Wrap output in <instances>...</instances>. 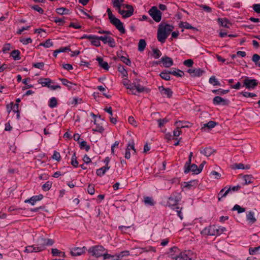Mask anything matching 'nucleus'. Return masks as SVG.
<instances>
[{"mask_svg": "<svg viewBox=\"0 0 260 260\" xmlns=\"http://www.w3.org/2000/svg\"><path fill=\"white\" fill-rule=\"evenodd\" d=\"M171 252H174L177 254H171L170 257L174 260H189V251H185L183 252H180V250L176 246L170 248Z\"/></svg>", "mask_w": 260, "mask_h": 260, "instance_id": "obj_1", "label": "nucleus"}, {"mask_svg": "<svg viewBox=\"0 0 260 260\" xmlns=\"http://www.w3.org/2000/svg\"><path fill=\"white\" fill-rule=\"evenodd\" d=\"M105 249L103 246L96 245L90 247L88 250V253L93 256L99 257L103 256L105 253H103Z\"/></svg>", "mask_w": 260, "mask_h": 260, "instance_id": "obj_2", "label": "nucleus"}, {"mask_svg": "<svg viewBox=\"0 0 260 260\" xmlns=\"http://www.w3.org/2000/svg\"><path fill=\"white\" fill-rule=\"evenodd\" d=\"M149 15L156 22L160 21L162 17V13L158 10L156 7H152L148 11Z\"/></svg>", "mask_w": 260, "mask_h": 260, "instance_id": "obj_3", "label": "nucleus"}, {"mask_svg": "<svg viewBox=\"0 0 260 260\" xmlns=\"http://www.w3.org/2000/svg\"><path fill=\"white\" fill-rule=\"evenodd\" d=\"M109 20L110 23L114 25L121 34H124L125 32V30L123 27V23L119 19L114 16L111 18V19H109Z\"/></svg>", "mask_w": 260, "mask_h": 260, "instance_id": "obj_4", "label": "nucleus"}, {"mask_svg": "<svg viewBox=\"0 0 260 260\" xmlns=\"http://www.w3.org/2000/svg\"><path fill=\"white\" fill-rule=\"evenodd\" d=\"M257 85L258 82L254 79H250L247 77L243 80V86L248 89H254Z\"/></svg>", "mask_w": 260, "mask_h": 260, "instance_id": "obj_5", "label": "nucleus"}, {"mask_svg": "<svg viewBox=\"0 0 260 260\" xmlns=\"http://www.w3.org/2000/svg\"><path fill=\"white\" fill-rule=\"evenodd\" d=\"M86 249L85 246L83 247H74L70 248V253L73 256H80L84 253Z\"/></svg>", "mask_w": 260, "mask_h": 260, "instance_id": "obj_6", "label": "nucleus"}, {"mask_svg": "<svg viewBox=\"0 0 260 260\" xmlns=\"http://www.w3.org/2000/svg\"><path fill=\"white\" fill-rule=\"evenodd\" d=\"M104 44H108V45L111 47H114L115 46V42L113 38L108 36H99V38Z\"/></svg>", "mask_w": 260, "mask_h": 260, "instance_id": "obj_7", "label": "nucleus"}, {"mask_svg": "<svg viewBox=\"0 0 260 260\" xmlns=\"http://www.w3.org/2000/svg\"><path fill=\"white\" fill-rule=\"evenodd\" d=\"M230 103L228 100L224 99L219 96H216L213 99V104L214 105L226 106Z\"/></svg>", "mask_w": 260, "mask_h": 260, "instance_id": "obj_8", "label": "nucleus"}, {"mask_svg": "<svg viewBox=\"0 0 260 260\" xmlns=\"http://www.w3.org/2000/svg\"><path fill=\"white\" fill-rule=\"evenodd\" d=\"M180 200V197L176 194H172L169 198L167 205L170 207H173L177 205Z\"/></svg>", "mask_w": 260, "mask_h": 260, "instance_id": "obj_9", "label": "nucleus"}, {"mask_svg": "<svg viewBox=\"0 0 260 260\" xmlns=\"http://www.w3.org/2000/svg\"><path fill=\"white\" fill-rule=\"evenodd\" d=\"M160 61L162 63L163 66L166 68H169L173 64V61L172 59L167 56L162 57L160 59V61H157L156 64H158Z\"/></svg>", "mask_w": 260, "mask_h": 260, "instance_id": "obj_10", "label": "nucleus"}, {"mask_svg": "<svg viewBox=\"0 0 260 260\" xmlns=\"http://www.w3.org/2000/svg\"><path fill=\"white\" fill-rule=\"evenodd\" d=\"M168 36L169 35L166 33V32H165L161 29V28H159L158 27L157 33V38L159 42L161 43H165Z\"/></svg>", "mask_w": 260, "mask_h": 260, "instance_id": "obj_11", "label": "nucleus"}, {"mask_svg": "<svg viewBox=\"0 0 260 260\" xmlns=\"http://www.w3.org/2000/svg\"><path fill=\"white\" fill-rule=\"evenodd\" d=\"M158 90L164 96L171 98L173 94V91L169 88H165L163 86L158 87Z\"/></svg>", "mask_w": 260, "mask_h": 260, "instance_id": "obj_12", "label": "nucleus"}, {"mask_svg": "<svg viewBox=\"0 0 260 260\" xmlns=\"http://www.w3.org/2000/svg\"><path fill=\"white\" fill-rule=\"evenodd\" d=\"M187 72L193 77H199L201 76L205 71L200 68H198L195 69H189L187 70Z\"/></svg>", "mask_w": 260, "mask_h": 260, "instance_id": "obj_13", "label": "nucleus"}, {"mask_svg": "<svg viewBox=\"0 0 260 260\" xmlns=\"http://www.w3.org/2000/svg\"><path fill=\"white\" fill-rule=\"evenodd\" d=\"M200 151L201 154L209 157L214 153L215 150L211 147H205L201 148Z\"/></svg>", "mask_w": 260, "mask_h": 260, "instance_id": "obj_14", "label": "nucleus"}, {"mask_svg": "<svg viewBox=\"0 0 260 260\" xmlns=\"http://www.w3.org/2000/svg\"><path fill=\"white\" fill-rule=\"evenodd\" d=\"M158 27L159 28H161V29L165 32H166L168 35L174 29V27L172 25L168 24H165L163 22H161L159 25Z\"/></svg>", "mask_w": 260, "mask_h": 260, "instance_id": "obj_15", "label": "nucleus"}, {"mask_svg": "<svg viewBox=\"0 0 260 260\" xmlns=\"http://www.w3.org/2000/svg\"><path fill=\"white\" fill-rule=\"evenodd\" d=\"M59 80L61 81L62 84L68 87L69 90H72L75 89L73 88L74 86H76L77 84L72 83L68 81L67 79L65 78H59Z\"/></svg>", "mask_w": 260, "mask_h": 260, "instance_id": "obj_16", "label": "nucleus"}, {"mask_svg": "<svg viewBox=\"0 0 260 260\" xmlns=\"http://www.w3.org/2000/svg\"><path fill=\"white\" fill-rule=\"evenodd\" d=\"M43 198L42 194H39L38 196H34L31 197L28 200L25 201V203H29L32 205H34L35 203L37 201H41Z\"/></svg>", "mask_w": 260, "mask_h": 260, "instance_id": "obj_17", "label": "nucleus"}, {"mask_svg": "<svg viewBox=\"0 0 260 260\" xmlns=\"http://www.w3.org/2000/svg\"><path fill=\"white\" fill-rule=\"evenodd\" d=\"M43 86H46L48 88L51 87V83L53 82L49 78H41L38 81Z\"/></svg>", "mask_w": 260, "mask_h": 260, "instance_id": "obj_18", "label": "nucleus"}, {"mask_svg": "<svg viewBox=\"0 0 260 260\" xmlns=\"http://www.w3.org/2000/svg\"><path fill=\"white\" fill-rule=\"evenodd\" d=\"M96 60L98 61L99 66L106 70H108L109 66L107 62L103 60V59L101 57H98Z\"/></svg>", "mask_w": 260, "mask_h": 260, "instance_id": "obj_19", "label": "nucleus"}, {"mask_svg": "<svg viewBox=\"0 0 260 260\" xmlns=\"http://www.w3.org/2000/svg\"><path fill=\"white\" fill-rule=\"evenodd\" d=\"M40 244L41 245H43V246H51L54 243V240L51 239H44L41 238L39 240Z\"/></svg>", "mask_w": 260, "mask_h": 260, "instance_id": "obj_20", "label": "nucleus"}, {"mask_svg": "<svg viewBox=\"0 0 260 260\" xmlns=\"http://www.w3.org/2000/svg\"><path fill=\"white\" fill-rule=\"evenodd\" d=\"M217 21L220 25L226 28H230V26L232 25L226 18H218Z\"/></svg>", "mask_w": 260, "mask_h": 260, "instance_id": "obj_21", "label": "nucleus"}, {"mask_svg": "<svg viewBox=\"0 0 260 260\" xmlns=\"http://www.w3.org/2000/svg\"><path fill=\"white\" fill-rule=\"evenodd\" d=\"M170 74L173 75L177 77H181L184 75V72L179 69H172L168 71Z\"/></svg>", "mask_w": 260, "mask_h": 260, "instance_id": "obj_22", "label": "nucleus"}, {"mask_svg": "<svg viewBox=\"0 0 260 260\" xmlns=\"http://www.w3.org/2000/svg\"><path fill=\"white\" fill-rule=\"evenodd\" d=\"M217 125V123L215 121H210L206 123L203 124V126L201 127V129H205L206 128H207L208 129H211L212 128H214L216 125Z\"/></svg>", "mask_w": 260, "mask_h": 260, "instance_id": "obj_23", "label": "nucleus"}, {"mask_svg": "<svg viewBox=\"0 0 260 260\" xmlns=\"http://www.w3.org/2000/svg\"><path fill=\"white\" fill-rule=\"evenodd\" d=\"M41 250V248L40 247L38 246H28L26 247L24 251L27 253H31V252H36L38 251H40Z\"/></svg>", "mask_w": 260, "mask_h": 260, "instance_id": "obj_24", "label": "nucleus"}, {"mask_svg": "<svg viewBox=\"0 0 260 260\" xmlns=\"http://www.w3.org/2000/svg\"><path fill=\"white\" fill-rule=\"evenodd\" d=\"M246 219L251 224L255 223L256 221V219L254 217V213L252 211H249L247 213L246 215Z\"/></svg>", "mask_w": 260, "mask_h": 260, "instance_id": "obj_25", "label": "nucleus"}, {"mask_svg": "<svg viewBox=\"0 0 260 260\" xmlns=\"http://www.w3.org/2000/svg\"><path fill=\"white\" fill-rule=\"evenodd\" d=\"M226 187L222 188L219 192L218 194V201H220L222 198L225 197L231 191V189H227L224 191Z\"/></svg>", "mask_w": 260, "mask_h": 260, "instance_id": "obj_26", "label": "nucleus"}, {"mask_svg": "<svg viewBox=\"0 0 260 260\" xmlns=\"http://www.w3.org/2000/svg\"><path fill=\"white\" fill-rule=\"evenodd\" d=\"M104 260H119V257L117 254L115 255H111L108 253H105L104 255Z\"/></svg>", "mask_w": 260, "mask_h": 260, "instance_id": "obj_27", "label": "nucleus"}, {"mask_svg": "<svg viewBox=\"0 0 260 260\" xmlns=\"http://www.w3.org/2000/svg\"><path fill=\"white\" fill-rule=\"evenodd\" d=\"M179 27L180 28H184L186 29H191L194 30H198V29L192 26H191L190 24H189L188 22H181L179 25Z\"/></svg>", "mask_w": 260, "mask_h": 260, "instance_id": "obj_28", "label": "nucleus"}, {"mask_svg": "<svg viewBox=\"0 0 260 260\" xmlns=\"http://www.w3.org/2000/svg\"><path fill=\"white\" fill-rule=\"evenodd\" d=\"M110 169V167H103L99 169L96 171V174L98 176L100 177L103 176L107 171Z\"/></svg>", "mask_w": 260, "mask_h": 260, "instance_id": "obj_29", "label": "nucleus"}, {"mask_svg": "<svg viewBox=\"0 0 260 260\" xmlns=\"http://www.w3.org/2000/svg\"><path fill=\"white\" fill-rule=\"evenodd\" d=\"M146 46V42L144 39H140L138 43V50L140 52L143 51Z\"/></svg>", "mask_w": 260, "mask_h": 260, "instance_id": "obj_30", "label": "nucleus"}, {"mask_svg": "<svg viewBox=\"0 0 260 260\" xmlns=\"http://www.w3.org/2000/svg\"><path fill=\"white\" fill-rule=\"evenodd\" d=\"M209 233H210V236H215V235H218L219 234V233L217 230V227L215 225H211L209 226Z\"/></svg>", "mask_w": 260, "mask_h": 260, "instance_id": "obj_31", "label": "nucleus"}, {"mask_svg": "<svg viewBox=\"0 0 260 260\" xmlns=\"http://www.w3.org/2000/svg\"><path fill=\"white\" fill-rule=\"evenodd\" d=\"M56 12L59 15H67L70 13L69 10L63 7L57 8Z\"/></svg>", "mask_w": 260, "mask_h": 260, "instance_id": "obj_32", "label": "nucleus"}, {"mask_svg": "<svg viewBox=\"0 0 260 260\" xmlns=\"http://www.w3.org/2000/svg\"><path fill=\"white\" fill-rule=\"evenodd\" d=\"M20 52L18 50H14L11 52V56L15 60H18L20 59Z\"/></svg>", "mask_w": 260, "mask_h": 260, "instance_id": "obj_33", "label": "nucleus"}, {"mask_svg": "<svg viewBox=\"0 0 260 260\" xmlns=\"http://www.w3.org/2000/svg\"><path fill=\"white\" fill-rule=\"evenodd\" d=\"M79 143L81 149H85L87 152L90 150V147L89 145H87L85 141H82L81 142H79Z\"/></svg>", "mask_w": 260, "mask_h": 260, "instance_id": "obj_34", "label": "nucleus"}, {"mask_svg": "<svg viewBox=\"0 0 260 260\" xmlns=\"http://www.w3.org/2000/svg\"><path fill=\"white\" fill-rule=\"evenodd\" d=\"M191 158H188V160L185 162L184 166V173L187 174L189 172V167L191 165Z\"/></svg>", "mask_w": 260, "mask_h": 260, "instance_id": "obj_35", "label": "nucleus"}, {"mask_svg": "<svg viewBox=\"0 0 260 260\" xmlns=\"http://www.w3.org/2000/svg\"><path fill=\"white\" fill-rule=\"evenodd\" d=\"M212 93L218 94V95H222L226 93H228L229 92V90H223L222 89H214L212 91Z\"/></svg>", "mask_w": 260, "mask_h": 260, "instance_id": "obj_36", "label": "nucleus"}, {"mask_svg": "<svg viewBox=\"0 0 260 260\" xmlns=\"http://www.w3.org/2000/svg\"><path fill=\"white\" fill-rule=\"evenodd\" d=\"M169 75L170 73H169V71H165L164 72H161L159 74V76L162 79L168 81L170 80V77Z\"/></svg>", "mask_w": 260, "mask_h": 260, "instance_id": "obj_37", "label": "nucleus"}, {"mask_svg": "<svg viewBox=\"0 0 260 260\" xmlns=\"http://www.w3.org/2000/svg\"><path fill=\"white\" fill-rule=\"evenodd\" d=\"M152 55L155 58H158L161 55V52L157 48H153L152 49Z\"/></svg>", "mask_w": 260, "mask_h": 260, "instance_id": "obj_38", "label": "nucleus"}, {"mask_svg": "<svg viewBox=\"0 0 260 260\" xmlns=\"http://www.w3.org/2000/svg\"><path fill=\"white\" fill-rule=\"evenodd\" d=\"M134 87L135 88V89L137 90V91L139 93L143 92L144 91H148V89L141 86L139 84H135L134 86Z\"/></svg>", "mask_w": 260, "mask_h": 260, "instance_id": "obj_39", "label": "nucleus"}, {"mask_svg": "<svg viewBox=\"0 0 260 260\" xmlns=\"http://www.w3.org/2000/svg\"><path fill=\"white\" fill-rule=\"evenodd\" d=\"M209 82L214 86L220 85V82L217 80L215 76H211L209 80Z\"/></svg>", "mask_w": 260, "mask_h": 260, "instance_id": "obj_40", "label": "nucleus"}, {"mask_svg": "<svg viewBox=\"0 0 260 260\" xmlns=\"http://www.w3.org/2000/svg\"><path fill=\"white\" fill-rule=\"evenodd\" d=\"M189 172L191 171L194 174H199L200 172H199L198 167L196 164H192L190 167H189Z\"/></svg>", "mask_w": 260, "mask_h": 260, "instance_id": "obj_41", "label": "nucleus"}, {"mask_svg": "<svg viewBox=\"0 0 260 260\" xmlns=\"http://www.w3.org/2000/svg\"><path fill=\"white\" fill-rule=\"evenodd\" d=\"M57 105V100L55 97L51 98L49 100V106L51 108L56 107Z\"/></svg>", "mask_w": 260, "mask_h": 260, "instance_id": "obj_42", "label": "nucleus"}, {"mask_svg": "<svg viewBox=\"0 0 260 260\" xmlns=\"http://www.w3.org/2000/svg\"><path fill=\"white\" fill-rule=\"evenodd\" d=\"M71 163V165L75 168H77L78 166V162L77 160V157L75 152L74 153L72 156V160Z\"/></svg>", "mask_w": 260, "mask_h": 260, "instance_id": "obj_43", "label": "nucleus"}, {"mask_svg": "<svg viewBox=\"0 0 260 260\" xmlns=\"http://www.w3.org/2000/svg\"><path fill=\"white\" fill-rule=\"evenodd\" d=\"M118 71L120 72L123 76H127V73L126 70L125 69L124 66L122 65H119L118 66Z\"/></svg>", "mask_w": 260, "mask_h": 260, "instance_id": "obj_44", "label": "nucleus"}, {"mask_svg": "<svg viewBox=\"0 0 260 260\" xmlns=\"http://www.w3.org/2000/svg\"><path fill=\"white\" fill-rule=\"evenodd\" d=\"M40 46H43L45 48H49L53 46V43L51 39H47L44 43H42Z\"/></svg>", "mask_w": 260, "mask_h": 260, "instance_id": "obj_45", "label": "nucleus"}, {"mask_svg": "<svg viewBox=\"0 0 260 260\" xmlns=\"http://www.w3.org/2000/svg\"><path fill=\"white\" fill-rule=\"evenodd\" d=\"M99 36H96L95 38L91 41L92 45L96 47H99L101 46L100 39H99Z\"/></svg>", "mask_w": 260, "mask_h": 260, "instance_id": "obj_46", "label": "nucleus"}, {"mask_svg": "<svg viewBox=\"0 0 260 260\" xmlns=\"http://www.w3.org/2000/svg\"><path fill=\"white\" fill-rule=\"evenodd\" d=\"M144 203L146 205H149L150 206H153L155 204L153 200L149 197H147L144 198Z\"/></svg>", "mask_w": 260, "mask_h": 260, "instance_id": "obj_47", "label": "nucleus"}, {"mask_svg": "<svg viewBox=\"0 0 260 260\" xmlns=\"http://www.w3.org/2000/svg\"><path fill=\"white\" fill-rule=\"evenodd\" d=\"M124 0H112L113 6L115 8H119Z\"/></svg>", "mask_w": 260, "mask_h": 260, "instance_id": "obj_48", "label": "nucleus"}, {"mask_svg": "<svg viewBox=\"0 0 260 260\" xmlns=\"http://www.w3.org/2000/svg\"><path fill=\"white\" fill-rule=\"evenodd\" d=\"M243 178L245 181L244 184H247L252 182L251 180L253 177L251 175H245L243 176Z\"/></svg>", "mask_w": 260, "mask_h": 260, "instance_id": "obj_49", "label": "nucleus"}, {"mask_svg": "<svg viewBox=\"0 0 260 260\" xmlns=\"http://www.w3.org/2000/svg\"><path fill=\"white\" fill-rule=\"evenodd\" d=\"M120 59L123 63H125L126 65L128 66H131V61L128 58L125 57L124 56H120Z\"/></svg>", "mask_w": 260, "mask_h": 260, "instance_id": "obj_50", "label": "nucleus"}, {"mask_svg": "<svg viewBox=\"0 0 260 260\" xmlns=\"http://www.w3.org/2000/svg\"><path fill=\"white\" fill-rule=\"evenodd\" d=\"M233 211H237L238 213H241L245 211V209L241 207L239 205H235L232 209Z\"/></svg>", "mask_w": 260, "mask_h": 260, "instance_id": "obj_51", "label": "nucleus"}, {"mask_svg": "<svg viewBox=\"0 0 260 260\" xmlns=\"http://www.w3.org/2000/svg\"><path fill=\"white\" fill-rule=\"evenodd\" d=\"M231 168L233 170L236 169H244V164L242 163L239 164H234L232 165H231Z\"/></svg>", "mask_w": 260, "mask_h": 260, "instance_id": "obj_52", "label": "nucleus"}, {"mask_svg": "<svg viewBox=\"0 0 260 260\" xmlns=\"http://www.w3.org/2000/svg\"><path fill=\"white\" fill-rule=\"evenodd\" d=\"M52 186V182L50 181L46 182L42 186V189L44 191H48L49 190Z\"/></svg>", "mask_w": 260, "mask_h": 260, "instance_id": "obj_53", "label": "nucleus"}, {"mask_svg": "<svg viewBox=\"0 0 260 260\" xmlns=\"http://www.w3.org/2000/svg\"><path fill=\"white\" fill-rule=\"evenodd\" d=\"M185 185L184 187L187 188L188 189H190L191 187L196 185L197 182L195 181H192L187 182H184Z\"/></svg>", "mask_w": 260, "mask_h": 260, "instance_id": "obj_54", "label": "nucleus"}, {"mask_svg": "<svg viewBox=\"0 0 260 260\" xmlns=\"http://www.w3.org/2000/svg\"><path fill=\"white\" fill-rule=\"evenodd\" d=\"M185 123H186V122L181 121H176L175 123V125L176 126V128H177L178 129H180V128H182V127H188V126L183 124Z\"/></svg>", "mask_w": 260, "mask_h": 260, "instance_id": "obj_55", "label": "nucleus"}, {"mask_svg": "<svg viewBox=\"0 0 260 260\" xmlns=\"http://www.w3.org/2000/svg\"><path fill=\"white\" fill-rule=\"evenodd\" d=\"M159 127H161L165 123L169 121L167 118L159 119L157 120Z\"/></svg>", "mask_w": 260, "mask_h": 260, "instance_id": "obj_56", "label": "nucleus"}, {"mask_svg": "<svg viewBox=\"0 0 260 260\" xmlns=\"http://www.w3.org/2000/svg\"><path fill=\"white\" fill-rule=\"evenodd\" d=\"M134 11V9H132L131 10H128L126 11L125 13H124V15H123V17L124 18H126L131 17L132 15H133Z\"/></svg>", "mask_w": 260, "mask_h": 260, "instance_id": "obj_57", "label": "nucleus"}, {"mask_svg": "<svg viewBox=\"0 0 260 260\" xmlns=\"http://www.w3.org/2000/svg\"><path fill=\"white\" fill-rule=\"evenodd\" d=\"M240 94H242L246 98H253L256 96V95L252 92H242Z\"/></svg>", "mask_w": 260, "mask_h": 260, "instance_id": "obj_58", "label": "nucleus"}, {"mask_svg": "<svg viewBox=\"0 0 260 260\" xmlns=\"http://www.w3.org/2000/svg\"><path fill=\"white\" fill-rule=\"evenodd\" d=\"M259 250H260V246L254 248H250L249 253L251 255L255 254Z\"/></svg>", "mask_w": 260, "mask_h": 260, "instance_id": "obj_59", "label": "nucleus"}, {"mask_svg": "<svg viewBox=\"0 0 260 260\" xmlns=\"http://www.w3.org/2000/svg\"><path fill=\"white\" fill-rule=\"evenodd\" d=\"M193 64V61L192 59H189L184 61L183 64L188 67H191Z\"/></svg>", "mask_w": 260, "mask_h": 260, "instance_id": "obj_60", "label": "nucleus"}, {"mask_svg": "<svg viewBox=\"0 0 260 260\" xmlns=\"http://www.w3.org/2000/svg\"><path fill=\"white\" fill-rule=\"evenodd\" d=\"M52 158L58 161H59L60 160V153L56 151H54L52 155Z\"/></svg>", "mask_w": 260, "mask_h": 260, "instance_id": "obj_61", "label": "nucleus"}, {"mask_svg": "<svg viewBox=\"0 0 260 260\" xmlns=\"http://www.w3.org/2000/svg\"><path fill=\"white\" fill-rule=\"evenodd\" d=\"M92 130L94 132H98L100 133H102L104 131V128L100 124H98L95 128H93Z\"/></svg>", "mask_w": 260, "mask_h": 260, "instance_id": "obj_62", "label": "nucleus"}, {"mask_svg": "<svg viewBox=\"0 0 260 260\" xmlns=\"http://www.w3.org/2000/svg\"><path fill=\"white\" fill-rule=\"evenodd\" d=\"M20 42L24 45H27L28 43L32 42V40L30 38H23L20 40Z\"/></svg>", "mask_w": 260, "mask_h": 260, "instance_id": "obj_63", "label": "nucleus"}, {"mask_svg": "<svg viewBox=\"0 0 260 260\" xmlns=\"http://www.w3.org/2000/svg\"><path fill=\"white\" fill-rule=\"evenodd\" d=\"M252 8L255 13L260 14V4L253 5Z\"/></svg>", "mask_w": 260, "mask_h": 260, "instance_id": "obj_64", "label": "nucleus"}]
</instances>
